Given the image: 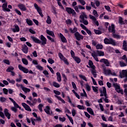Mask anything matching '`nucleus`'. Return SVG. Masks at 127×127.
I'll use <instances>...</instances> for the list:
<instances>
[{"mask_svg": "<svg viewBox=\"0 0 127 127\" xmlns=\"http://www.w3.org/2000/svg\"><path fill=\"white\" fill-rule=\"evenodd\" d=\"M31 38L32 39V40L34 41V42H35V43H38L40 44L41 43V45H45V44H47V39L43 35H41L40 37V40L38 39L35 37L31 36Z\"/></svg>", "mask_w": 127, "mask_h": 127, "instance_id": "obj_1", "label": "nucleus"}, {"mask_svg": "<svg viewBox=\"0 0 127 127\" xmlns=\"http://www.w3.org/2000/svg\"><path fill=\"white\" fill-rule=\"evenodd\" d=\"M92 14H89V18L92 20L93 22L95 24L97 25V26H99V22L97 20V18L96 17H99V14H98V12L96 10H93Z\"/></svg>", "mask_w": 127, "mask_h": 127, "instance_id": "obj_2", "label": "nucleus"}, {"mask_svg": "<svg viewBox=\"0 0 127 127\" xmlns=\"http://www.w3.org/2000/svg\"><path fill=\"white\" fill-rule=\"evenodd\" d=\"M79 18L80 19L79 20L80 22L83 23L84 25H88L89 24V22L88 20H85V19L88 18V16H87V14H86V13L84 12H81Z\"/></svg>", "mask_w": 127, "mask_h": 127, "instance_id": "obj_3", "label": "nucleus"}, {"mask_svg": "<svg viewBox=\"0 0 127 127\" xmlns=\"http://www.w3.org/2000/svg\"><path fill=\"white\" fill-rule=\"evenodd\" d=\"M91 55L96 62H99L98 56H104L105 53L102 51H97V52H93L92 53Z\"/></svg>", "mask_w": 127, "mask_h": 127, "instance_id": "obj_4", "label": "nucleus"}, {"mask_svg": "<svg viewBox=\"0 0 127 127\" xmlns=\"http://www.w3.org/2000/svg\"><path fill=\"white\" fill-rule=\"evenodd\" d=\"M100 97H104L103 99L105 101V103H109V99H108V96H107V90L106 87H103V89L101 91Z\"/></svg>", "mask_w": 127, "mask_h": 127, "instance_id": "obj_5", "label": "nucleus"}, {"mask_svg": "<svg viewBox=\"0 0 127 127\" xmlns=\"http://www.w3.org/2000/svg\"><path fill=\"white\" fill-rule=\"evenodd\" d=\"M41 103V99H40V98L36 99V98H34V99L32 101V102L29 100L26 101L27 104L28 105H29L30 107H33V106H35V104L36 103Z\"/></svg>", "mask_w": 127, "mask_h": 127, "instance_id": "obj_6", "label": "nucleus"}, {"mask_svg": "<svg viewBox=\"0 0 127 127\" xmlns=\"http://www.w3.org/2000/svg\"><path fill=\"white\" fill-rule=\"evenodd\" d=\"M104 42L105 44H111L114 46H115V45H117V43L116 42V41H115L114 39L112 38L108 39L107 38H106L104 40Z\"/></svg>", "mask_w": 127, "mask_h": 127, "instance_id": "obj_7", "label": "nucleus"}, {"mask_svg": "<svg viewBox=\"0 0 127 127\" xmlns=\"http://www.w3.org/2000/svg\"><path fill=\"white\" fill-rule=\"evenodd\" d=\"M18 68L20 71H22L23 72V73H25V74H27V73H29L30 74H33V71L32 70H29L28 69L22 66L21 64H18Z\"/></svg>", "mask_w": 127, "mask_h": 127, "instance_id": "obj_8", "label": "nucleus"}, {"mask_svg": "<svg viewBox=\"0 0 127 127\" xmlns=\"http://www.w3.org/2000/svg\"><path fill=\"white\" fill-rule=\"evenodd\" d=\"M54 93L55 94V97L58 99L59 101H61L62 103H63L64 104H65V102L64 101V99H62L60 96V95L61 94L60 91H57V90H54ZM58 95V96H57Z\"/></svg>", "mask_w": 127, "mask_h": 127, "instance_id": "obj_9", "label": "nucleus"}, {"mask_svg": "<svg viewBox=\"0 0 127 127\" xmlns=\"http://www.w3.org/2000/svg\"><path fill=\"white\" fill-rule=\"evenodd\" d=\"M113 86L115 88V90L118 92V93H120V94H122V95L124 94V91L122 89H121V87L119 84L114 83L113 84Z\"/></svg>", "mask_w": 127, "mask_h": 127, "instance_id": "obj_10", "label": "nucleus"}, {"mask_svg": "<svg viewBox=\"0 0 127 127\" xmlns=\"http://www.w3.org/2000/svg\"><path fill=\"white\" fill-rule=\"evenodd\" d=\"M34 6L35 8L36 9L37 11L40 14V16H41V17H43L44 15L43 14H42V10L41 9V8L38 6V5H37V4L36 3L34 4Z\"/></svg>", "mask_w": 127, "mask_h": 127, "instance_id": "obj_11", "label": "nucleus"}, {"mask_svg": "<svg viewBox=\"0 0 127 127\" xmlns=\"http://www.w3.org/2000/svg\"><path fill=\"white\" fill-rule=\"evenodd\" d=\"M65 10L68 13H69V14H72L74 16L76 15V12H75V10L71 7H65Z\"/></svg>", "mask_w": 127, "mask_h": 127, "instance_id": "obj_12", "label": "nucleus"}, {"mask_svg": "<svg viewBox=\"0 0 127 127\" xmlns=\"http://www.w3.org/2000/svg\"><path fill=\"white\" fill-rule=\"evenodd\" d=\"M74 36L76 40H78L79 41H80V40H83V39H84V37L80 34V33L78 32H76L74 33Z\"/></svg>", "mask_w": 127, "mask_h": 127, "instance_id": "obj_13", "label": "nucleus"}, {"mask_svg": "<svg viewBox=\"0 0 127 127\" xmlns=\"http://www.w3.org/2000/svg\"><path fill=\"white\" fill-rule=\"evenodd\" d=\"M59 57L60 58L61 60H62L63 62H64L65 64H66V65H68V64H69V63H68V61H67V59H66V58L64 57L61 53H60L59 54Z\"/></svg>", "mask_w": 127, "mask_h": 127, "instance_id": "obj_14", "label": "nucleus"}, {"mask_svg": "<svg viewBox=\"0 0 127 127\" xmlns=\"http://www.w3.org/2000/svg\"><path fill=\"white\" fill-rule=\"evenodd\" d=\"M120 77L121 78H127V70H123L122 72H120Z\"/></svg>", "mask_w": 127, "mask_h": 127, "instance_id": "obj_15", "label": "nucleus"}, {"mask_svg": "<svg viewBox=\"0 0 127 127\" xmlns=\"http://www.w3.org/2000/svg\"><path fill=\"white\" fill-rule=\"evenodd\" d=\"M17 6L21 11H26V10H27L26 6L23 4L19 3L17 5Z\"/></svg>", "mask_w": 127, "mask_h": 127, "instance_id": "obj_16", "label": "nucleus"}, {"mask_svg": "<svg viewBox=\"0 0 127 127\" xmlns=\"http://www.w3.org/2000/svg\"><path fill=\"white\" fill-rule=\"evenodd\" d=\"M2 8L3 11H8V12L10 11V9L7 8V2H5L2 4Z\"/></svg>", "mask_w": 127, "mask_h": 127, "instance_id": "obj_17", "label": "nucleus"}, {"mask_svg": "<svg viewBox=\"0 0 127 127\" xmlns=\"http://www.w3.org/2000/svg\"><path fill=\"white\" fill-rule=\"evenodd\" d=\"M11 30H12V31H13L14 33L19 32V26L16 24H15L13 27L11 28Z\"/></svg>", "mask_w": 127, "mask_h": 127, "instance_id": "obj_18", "label": "nucleus"}, {"mask_svg": "<svg viewBox=\"0 0 127 127\" xmlns=\"http://www.w3.org/2000/svg\"><path fill=\"white\" fill-rule=\"evenodd\" d=\"M4 114L5 117L8 119V120H10L11 114H10V113L8 112V109H5L4 110Z\"/></svg>", "mask_w": 127, "mask_h": 127, "instance_id": "obj_19", "label": "nucleus"}, {"mask_svg": "<svg viewBox=\"0 0 127 127\" xmlns=\"http://www.w3.org/2000/svg\"><path fill=\"white\" fill-rule=\"evenodd\" d=\"M100 63H104L106 64V66L109 67L110 66V63H109V61L105 59H102L101 60L99 61Z\"/></svg>", "mask_w": 127, "mask_h": 127, "instance_id": "obj_20", "label": "nucleus"}, {"mask_svg": "<svg viewBox=\"0 0 127 127\" xmlns=\"http://www.w3.org/2000/svg\"><path fill=\"white\" fill-rule=\"evenodd\" d=\"M59 37H60L61 41L63 43H67V39H66V38H65L62 33H60Z\"/></svg>", "mask_w": 127, "mask_h": 127, "instance_id": "obj_21", "label": "nucleus"}, {"mask_svg": "<svg viewBox=\"0 0 127 127\" xmlns=\"http://www.w3.org/2000/svg\"><path fill=\"white\" fill-rule=\"evenodd\" d=\"M22 106L23 107V108H24L26 111H28V112H31V109H30V107L27 105V104H26V103H22Z\"/></svg>", "mask_w": 127, "mask_h": 127, "instance_id": "obj_22", "label": "nucleus"}, {"mask_svg": "<svg viewBox=\"0 0 127 127\" xmlns=\"http://www.w3.org/2000/svg\"><path fill=\"white\" fill-rule=\"evenodd\" d=\"M108 30L109 32H112V33H115L116 31H115V25L114 24H111L108 28Z\"/></svg>", "mask_w": 127, "mask_h": 127, "instance_id": "obj_23", "label": "nucleus"}, {"mask_svg": "<svg viewBox=\"0 0 127 127\" xmlns=\"http://www.w3.org/2000/svg\"><path fill=\"white\" fill-rule=\"evenodd\" d=\"M20 86L24 93H29L30 92V89L24 87L23 85H20Z\"/></svg>", "mask_w": 127, "mask_h": 127, "instance_id": "obj_24", "label": "nucleus"}, {"mask_svg": "<svg viewBox=\"0 0 127 127\" xmlns=\"http://www.w3.org/2000/svg\"><path fill=\"white\" fill-rule=\"evenodd\" d=\"M103 73L106 75V76L111 75V69H106V68H104L103 69Z\"/></svg>", "mask_w": 127, "mask_h": 127, "instance_id": "obj_25", "label": "nucleus"}, {"mask_svg": "<svg viewBox=\"0 0 127 127\" xmlns=\"http://www.w3.org/2000/svg\"><path fill=\"white\" fill-rule=\"evenodd\" d=\"M23 52L25 53V54H26L28 53V47L26 45H24L22 49Z\"/></svg>", "mask_w": 127, "mask_h": 127, "instance_id": "obj_26", "label": "nucleus"}, {"mask_svg": "<svg viewBox=\"0 0 127 127\" xmlns=\"http://www.w3.org/2000/svg\"><path fill=\"white\" fill-rule=\"evenodd\" d=\"M69 30L70 32V33H76L78 31V29L76 27H74L73 28H69Z\"/></svg>", "mask_w": 127, "mask_h": 127, "instance_id": "obj_27", "label": "nucleus"}, {"mask_svg": "<svg viewBox=\"0 0 127 127\" xmlns=\"http://www.w3.org/2000/svg\"><path fill=\"white\" fill-rule=\"evenodd\" d=\"M46 32L49 35H51V36H52L53 37H55V35H54V32H53V31L47 30Z\"/></svg>", "mask_w": 127, "mask_h": 127, "instance_id": "obj_28", "label": "nucleus"}, {"mask_svg": "<svg viewBox=\"0 0 127 127\" xmlns=\"http://www.w3.org/2000/svg\"><path fill=\"white\" fill-rule=\"evenodd\" d=\"M56 75H57V81H59V82H61L62 81L61 74L60 73V72H57Z\"/></svg>", "mask_w": 127, "mask_h": 127, "instance_id": "obj_29", "label": "nucleus"}, {"mask_svg": "<svg viewBox=\"0 0 127 127\" xmlns=\"http://www.w3.org/2000/svg\"><path fill=\"white\" fill-rule=\"evenodd\" d=\"M36 119H31V122H32V124L33 126H35V122H34V121H38V122L41 121V119H40V117H38L37 118H36Z\"/></svg>", "mask_w": 127, "mask_h": 127, "instance_id": "obj_30", "label": "nucleus"}, {"mask_svg": "<svg viewBox=\"0 0 127 127\" xmlns=\"http://www.w3.org/2000/svg\"><path fill=\"white\" fill-rule=\"evenodd\" d=\"M26 21L28 25L29 26H32V25H33V22H32V20H30V19H26Z\"/></svg>", "mask_w": 127, "mask_h": 127, "instance_id": "obj_31", "label": "nucleus"}, {"mask_svg": "<svg viewBox=\"0 0 127 127\" xmlns=\"http://www.w3.org/2000/svg\"><path fill=\"white\" fill-rule=\"evenodd\" d=\"M88 64H89L90 67L91 68H92V70L96 69V66L94 65V64H93V62H92V61H89Z\"/></svg>", "mask_w": 127, "mask_h": 127, "instance_id": "obj_32", "label": "nucleus"}, {"mask_svg": "<svg viewBox=\"0 0 127 127\" xmlns=\"http://www.w3.org/2000/svg\"><path fill=\"white\" fill-rule=\"evenodd\" d=\"M44 111L47 115H50V107H49V106H46V108L44 109Z\"/></svg>", "mask_w": 127, "mask_h": 127, "instance_id": "obj_33", "label": "nucleus"}, {"mask_svg": "<svg viewBox=\"0 0 127 127\" xmlns=\"http://www.w3.org/2000/svg\"><path fill=\"white\" fill-rule=\"evenodd\" d=\"M46 22L48 24H51V22H52V20L51 19V17L49 16H47Z\"/></svg>", "mask_w": 127, "mask_h": 127, "instance_id": "obj_34", "label": "nucleus"}, {"mask_svg": "<svg viewBox=\"0 0 127 127\" xmlns=\"http://www.w3.org/2000/svg\"><path fill=\"white\" fill-rule=\"evenodd\" d=\"M14 70V67L12 66H9L7 69H6V72H12Z\"/></svg>", "mask_w": 127, "mask_h": 127, "instance_id": "obj_35", "label": "nucleus"}, {"mask_svg": "<svg viewBox=\"0 0 127 127\" xmlns=\"http://www.w3.org/2000/svg\"><path fill=\"white\" fill-rule=\"evenodd\" d=\"M87 111L88 112V113H90V115H94V111H93V110H92V108H87Z\"/></svg>", "mask_w": 127, "mask_h": 127, "instance_id": "obj_36", "label": "nucleus"}, {"mask_svg": "<svg viewBox=\"0 0 127 127\" xmlns=\"http://www.w3.org/2000/svg\"><path fill=\"white\" fill-rule=\"evenodd\" d=\"M91 73L93 75L94 78H97V71L96 69H92Z\"/></svg>", "mask_w": 127, "mask_h": 127, "instance_id": "obj_37", "label": "nucleus"}, {"mask_svg": "<svg viewBox=\"0 0 127 127\" xmlns=\"http://www.w3.org/2000/svg\"><path fill=\"white\" fill-rule=\"evenodd\" d=\"M73 59L77 64H79L81 62V60L78 57H75Z\"/></svg>", "mask_w": 127, "mask_h": 127, "instance_id": "obj_38", "label": "nucleus"}, {"mask_svg": "<svg viewBox=\"0 0 127 127\" xmlns=\"http://www.w3.org/2000/svg\"><path fill=\"white\" fill-rule=\"evenodd\" d=\"M82 91L83 92V93H80V96L81 97H85L86 98H87V93H86V91H85V89H82Z\"/></svg>", "mask_w": 127, "mask_h": 127, "instance_id": "obj_39", "label": "nucleus"}, {"mask_svg": "<svg viewBox=\"0 0 127 127\" xmlns=\"http://www.w3.org/2000/svg\"><path fill=\"white\" fill-rule=\"evenodd\" d=\"M66 117L68 118L69 122H70L71 124H72V125H74V121H73V119L72 118H71L70 116H69V115H68V114H66Z\"/></svg>", "mask_w": 127, "mask_h": 127, "instance_id": "obj_40", "label": "nucleus"}, {"mask_svg": "<svg viewBox=\"0 0 127 127\" xmlns=\"http://www.w3.org/2000/svg\"><path fill=\"white\" fill-rule=\"evenodd\" d=\"M103 45L101 44H98L96 46V49H103Z\"/></svg>", "mask_w": 127, "mask_h": 127, "instance_id": "obj_41", "label": "nucleus"}, {"mask_svg": "<svg viewBox=\"0 0 127 127\" xmlns=\"http://www.w3.org/2000/svg\"><path fill=\"white\" fill-rule=\"evenodd\" d=\"M14 107L16 108L17 109H19V110H21V108L18 105L17 103H16V102L13 103Z\"/></svg>", "mask_w": 127, "mask_h": 127, "instance_id": "obj_42", "label": "nucleus"}, {"mask_svg": "<svg viewBox=\"0 0 127 127\" xmlns=\"http://www.w3.org/2000/svg\"><path fill=\"white\" fill-rule=\"evenodd\" d=\"M53 85L54 87H55V88H59L60 87V85H59L58 83L55 81L53 82Z\"/></svg>", "mask_w": 127, "mask_h": 127, "instance_id": "obj_43", "label": "nucleus"}, {"mask_svg": "<svg viewBox=\"0 0 127 127\" xmlns=\"http://www.w3.org/2000/svg\"><path fill=\"white\" fill-rule=\"evenodd\" d=\"M42 108H43V104H40L38 106V109L39 110L40 112H42Z\"/></svg>", "mask_w": 127, "mask_h": 127, "instance_id": "obj_44", "label": "nucleus"}, {"mask_svg": "<svg viewBox=\"0 0 127 127\" xmlns=\"http://www.w3.org/2000/svg\"><path fill=\"white\" fill-rule=\"evenodd\" d=\"M22 62H23L24 65H28V61L26 59H22Z\"/></svg>", "mask_w": 127, "mask_h": 127, "instance_id": "obj_45", "label": "nucleus"}, {"mask_svg": "<svg viewBox=\"0 0 127 127\" xmlns=\"http://www.w3.org/2000/svg\"><path fill=\"white\" fill-rule=\"evenodd\" d=\"M36 68H37V69H38V70H39L40 71H43V67H42L41 65H37L36 66Z\"/></svg>", "mask_w": 127, "mask_h": 127, "instance_id": "obj_46", "label": "nucleus"}, {"mask_svg": "<svg viewBox=\"0 0 127 127\" xmlns=\"http://www.w3.org/2000/svg\"><path fill=\"white\" fill-rule=\"evenodd\" d=\"M92 89L93 92H95V93H96V94H98V93H99L98 92V87L92 86Z\"/></svg>", "mask_w": 127, "mask_h": 127, "instance_id": "obj_47", "label": "nucleus"}, {"mask_svg": "<svg viewBox=\"0 0 127 127\" xmlns=\"http://www.w3.org/2000/svg\"><path fill=\"white\" fill-rule=\"evenodd\" d=\"M48 62L49 63V64H53L54 63H55V61L54 60H53V59H51V58H49L48 60Z\"/></svg>", "mask_w": 127, "mask_h": 127, "instance_id": "obj_48", "label": "nucleus"}, {"mask_svg": "<svg viewBox=\"0 0 127 127\" xmlns=\"http://www.w3.org/2000/svg\"><path fill=\"white\" fill-rule=\"evenodd\" d=\"M94 32H95V34H102V31H101L100 30H94Z\"/></svg>", "mask_w": 127, "mask_h": 127, "instance_id": "obj_49", "label": "nucleus"}, {"mask_svg": "<svg viewBox=\"0 0 127 127\" xmlns=\"http://www.w3.org/2000/svg\"><path fill=\"white\" fill-rule=\"evenodd\" d=\"M85 88L87 91H88V92H90V91H91V86H90V85L88 84H86L85 85Z\"/></svg>", "mask_w": 127, "mask_h": 127, "instance_id": "obj_50", "label": "nucleus"}, {"mask_svg": "<svg viewBox=\"0 0 127 127\" xmlns=\"http://www.w3.org/2000/svg\"><path fill=\"white\" fill-rule=\"evenodd\" d=\"M0 101L1 103H4V102L6 101V98H5V97H0Z\"/></svg>", "mask_w": 127, "mask_h": 127, "instance_id": "obj_51", "label": "nucleus"}, {"mask_svg": "<svg viewBox=\"0 0 127 127\" xmlns=\"http://www.w3.org/2000/svg\"><path fill=\"white\" fill-rule=\"evenodd\" d=\"M77 108H78L79 110H85V106L83 105H78Z\"/></svg>", "mask_w": 127, "mask_h": 127, "instance_id": "obj_52", "label": "nucleus"}, {"mask_svg": "<svg viewBox=\"0 0 127 127\" xmlns=\"http://www.w3.org/2000/svg\"><path fill=\"white\" fill-rule=\"evenodd\" d=\"M43 74H44L45 75H46V77H47L48 78L49 77L48 75H49V73L47 70H44L43 71Z\"/></svg>", "mask_w": 127, "mask_h": 127, "instance_id": "obj_53", "label": "nucleus"}, {"mask_svg": "<svg viewBox=\"0 0 127 127\" xmlns=\"http://www.w3.org/2000/svg\"><path fill=\"white\" fill-rule=\"evenodd\" d=\"M113 37H114V38H116L117 39H120L121 38V36L113 33Z\"/></svg>", "mask_w": 127, "mask_h": 127, "instance_id": "obj_54", "label": "nucleus"}, {"mask_svg": "<svg viewBox=\"0 0 127 127\" xmlns=\"http://www.w3.org/2000/svg\"><path fill=\"white\" fill-rule=\"evenodd\" d=\"M104 7H105V9H106V10H107V11H109L110 12H111V11H112V10H111V7H109V6L105 5Z\"/></svg>", "mask_w": 127, "mask_h": 127, "instance_id": "obj_55", "label": "nucleus"}, {"mask_svg": "<svg viewBox=\"0 0 127 127\" xmlns=\"http://www.w3.org/2000/svg\"><path fill=\"white\" fill-rule=\"evenodd\" d=\"M7 81H8L9 83H10L11 84H15V81H14L13 79H11L9 78H7Z\"/></svg>", "mask_w": 127, "mask_h": 127, "instance_id": "obj_56", "label": "nucleus"}, {"mask_svg": "<svg viewBox=\"0 0 127 127\" xmlns=\"http://www.w3.org/2000/svg\"><path fill=\"white\" fill-rule=\"evenodd\" d=\"M120 65L121 67H126V66H127L126 63H124L123 62H120Z\"/></svg>", "mask_w": 127, "mask_h": 127, "instance_id": "obj_57", "label": "nucleus"}, {"mask_svg": "<svg viewBox=\"0 0 127 127\" xmlns=\"http://www.w3.org/2000/svg\"><path fill=\"white\" fill-rule=\"evenodd\" d=\"M91 105L88 100L85 101V105L86 107H91Z\"/></svg>", "mask_w": 127, "mask_h": 127, "instance_id": "obj_58", "label": "nucleus"}, {"mask_svg": "<svg viewBox=\"0 0 127 127\" xmlns=\"http://www.w3.org/2000/svg\"><path fill=\"white\" fill-rule=\"evenodd\" d=\"M11 110L12 112H14V113H16V112H17V109L16 107H11Z\"/></svg>", "mask_w": 127, "mask_h": 127, "instance_id": "obj_59", "label": "nucleus"}, {"mask_svg": "<svg viewBox=\"0 0 127 127\" xmlns=\"http://www.w3.org/2000/svg\"><path fill=\"white\" fill-rule=\"evenodd\" d=\"M74 9L76 11V12H80V10H79V5L74 6Z\"/></svg>", "mask_w": 127, "mask_h": 127, "instance_id": "obj_60", "label": "nucleus"}, {"mask_svg": "<svg viewBox=\"0 0 127 127\" xmlns=\"http://www.w3.org/2000/svg\"><path fill=\"white\" fill-rule=\"evenodd\" d=\"M64 113H65V114H71V112H70V110H69V109H68V108H64Z\"/></svg>", "mask_w": 127, "mask_h": 127, "instance_id": "obj_61", "label": "nucleus"}, {"mask_svg": "<svg viewBox=\"0 0 127 127\" xmlns=\"http://www.w3.org/2000/svg\"><path fill=\"white\" fill-rule=\"evenodd\" d=\"M71 113L72 117H75L76 116V110H75L74 109H72Z\"/></svg>", "mask_w": 127, "mask_h": 127, "instance_id": "obj_62", "label": "nucleus"}, {"mask_svg": "<svg viewBox=\"0 0 127 127\" xmlns=\"http://www.w3.org/2000/svg\"><path fill=\"white\" fill-rule=\"evenodd\" d=\"M71 84H72V86L73 87V88L74 89V90H77V86H76V84H75V82H72L71 83Z\"/></svg>", "mask_w": 127, "mask_h": 127, "instance_id": "obj_63", "label": "nucleus"}, {"mask_svg": "<svg viewBox=\"0 0 127 127\" xmlns=\"http://www.w3.org/2000/svg\"><path fill=\"white\" fill-rule=\"evenodd\" d=\"M15 11L17 14H18V15H21V12H20L18 9H15Z\"/></svg>", "mask_w": 127, "mask_h": 127, "instance_id": "obj_64", "label": "nucleus"}]
</instances>
